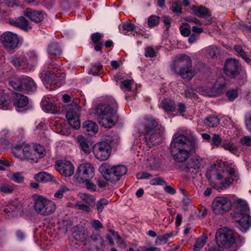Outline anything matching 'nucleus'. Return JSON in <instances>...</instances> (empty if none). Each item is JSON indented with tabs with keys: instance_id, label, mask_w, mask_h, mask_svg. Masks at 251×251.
I'll return each instance as SVG.
<instances>
[{
	"instance_id": "1",
	"label": "nucleus",
	"mask_w": 251,
	"mask_h": 251,
	"mask_svg": "<svg viewBox=\"0 0 251 251\" xmlns=\"http://www.w3.org/2000/svg\"><path fill=\"white\" fill-rule=\"evenodd\" d=\"M197 146V140L190 131L184 133H176L170 145L171 152L178 162L187 160Z\"/></svg>"
},
{
	"instance_id": "2",
	"label": "nucleus",
	"mask_w": 251,
	"mask_h": 251,
	"mask_svg": "<svg viewBox=\"0 0 251 251\" xmlns=\"http://www.w3.org/2000/svg\"><path fill=\"white\" fill-rule=\"evenodd\" d=\"M118 104L114 99L109 98L107 103L100 104L97 107L98 120L105 128H111L118 121Z\"/></svg>"
},
{
	"instance_id": "3",
	"label": "nucleus",
	"mask_w": 251,
	"mask_h": 251,
	"mask_svg": "<svg viewBox=\"0 0 251 251\" xmlns=\"http://www.w3.org/2000/svg\"><path fill=\"white\" fill-rule=\"evenodd\" d=\"M171 70L185 80L192 79L196 74V72L192 68L190 57L186 54L179 55L174 58Z\"/></svg>"
},
{
	"instance_id": "4",
	"label": "nucleus",
	"mask_w": 251,
	"mask_h": 251,
	"mask_svg": "<svg viewBox=\"0 0 251 251\" xmlns=\"http://www.w3.org/2000/svg\"><path fill=\"white\" fill-rule=\"evenodd\" d=\"M146 144L151 147L159 143L164 128L151 117H145L143 122Z\"/></svg>"
},
{
	"instance_id": "5",
	"label": "nucleus",
	"mask_w": 251,
	"mask_h": 251,
	"mask_svg": "<svg viewBox=\"0 0 251 251\" xmlns=\"http://www.w3.org/2000/svg\"><path fill=\"white\" fill-rule=\"evenodd\" d=\"M41 74L45 76L48 82L46 84L47 89L52 90L60 87L64 82L66 74L61 72L52 64L45 65L43 68Z\"/></svg>"
},
{
	"instance_id": "6",
	"label": "nucleus",
	"mask_w": 251,
	"mask_h": 251,
	"mask_svg": "<svg viewBox=\"0 0 251 251\" xmlns=\"http://www.w3.org/2000/svg\"><path fill=\"white\" fill-rule=\"evenodd\" d=\"M217 245L220 247L230 248L234 243L237 245L244 242V239L242 238L237 232L226 227L219 228L215 235Z\"/></svg>"
},
{
	"instance_id": "7",
	"label": "nucleus",
	"mask_w": 251,
	"mask_h": 251,
	"mask_svg": "<svg viewBox=\"0 0 251 251\" xmlns=\"http://www.w3.org/2000/svg\"><path fill=\"white\" fill-rule=\"evenodd\" d=\"M236 210L233 216L239 219L236 221L240 226V229L246 232L251 226V219L250 215V210L247 202L241 199L236 201Z\"/></svg>"
},
{
	"instance_id": "8",
	"label": "nucleus",
	"mask_w": 251,
	"mask_h": 251,
	"mask_svg": "<svg viewBox=\"0 0 251 251\" xmlns=\"http://www.w3.org/2000/svg\"><path fill=\"white\" fill-rule=\"evenodd\" d=\"M33 208L36 212L42 216L52 214L56 210L55 202L46 197L38 194H33L32 197Z\"/></svg>"
},
{
	"instance_id": "9",
	"label": "nucleus",
	"mask_w": 251,
	"mask_h": 251,
	"mask_svg": "<svg viewBox=\"0 0 251 251\" xmlns=\"http://www.w3.org/2000/svg\"><path fill=\"white\" fill-rule=\"evenodd\" d=\"M99 170L105 179L113 183L118 182L127 171V168L124 165H119L110 168L109 166L105 164L101 165Z\"/></svg>"
},
{
	"instance_id": "10",
	"label": "nucleus",
	"mask_w": 251,
	"mask_h": 251,
	"mask_svg": "<svg viewBox=\"0 0 251 251\" xmlns=\"http://www.w3.org/2000/svg\"><path fill=\"white\" fill-rule=\"evenodd\" d=\"M22 152L23 156L21 154V151L17 150L15 155L21 159L36 161L45 155V150L44 147L40 145H26L23 147Z\"/></svg>"
},
{
	"instance_id": "11",
	"label": "nucleus",
	"mask_w": 251,
	"mask_h": 251,
	"mask_svg": "<svg viewBox=\"0 0 251 251\" xmlns=\"http://www.w3.org/2000/svg\"><path fill=\"white\" fill-rule=\"evenodd\" d=\"M234 197L230 195L215 198L211 205L213 212L216 215H223L228 212L231 207V199Z\"/></svg>"
},
{
	"instance_id": "12",
	"label": "nucleus",
	"mask_w": 251,
	"mask_h": 251,
	"mask_svg": "<svg viewBox=\"0 0 251 251\" xmlns=\"http://www.w3.org/2000/svg\"><path fill=\"white\" fill-rule=\"evenodd\" d=\"M94 175L95 169L93 166L90 163H84L78 166L75 177L78 182L83 183L88 179H91Z\"/></svg>"
},
{
	"instance_id": "13",
	"label": "nucleus",
	"mask_w": 251,
	"mask_h": 251,
	"mask_svg": "<svg viewBox=\"0 0 251 251\" xmlns=\"http://www.w3.org/2000/svg\"><path fill=\"white\" fill-rule=\"evenodd\" d=\"M80 107L76 103L71 104L69 106L66 114V118L70 125L75 129H78L80 126L79 113Z\"/></svg>"
},
{
	"instance_id": "14",
	"label": "nucleus",
	"mask_w": 251,
	"mask_h": 251,
	"mask_svg": "<svg viewBox=\"0 0 251 251\" xmlns=\"http://www.w3.org/2000/svg\"><path fill=\"white\" fill-rule=\"evenodd\" d=\"M236 176L234 169L230 168L226 171L218 172L216 174V180L219 182L221 188H226L230 186Z\"/></svg>"
},
{
	"instance_id": "15",
	"label": "nucleus",
	"mask_w": 251,
	"mask_h": 251,
	"mask_svg": "<svg viewBox=\"0 0 251 251\" xmlns=\"http://www.w3.org/2000/svg\"><path fill=\"white\" fill-rule=\"evenodd\" d=\"M95 157L100 161L106 160L111 153V147L109 143L101 141L96 143L93 147Z\"/></svg>"
},
{
	"instance_id": "16",
	"label": "nucleus",
	"mask_w": 251,
	"mask_h": 251,
	"mask_svg": "<svg viewBox=\"0 0 251 251\" xmlns=\"http://www.w3.org/2000/svg\"><path fill=\"white\" fill-rule=\"evenodd\" d=\"M0 41L5 48L14 49L18 46L19 38L16 33L10 31H6L0 36Z\"/></svg>"
},
{
	"instance_id": "17",
	"label": "nucleus",
	"mask_w": 251,
	"mask_h": 251,
	"mask_svg": "<svg viewBox=\"0 0 251 251\" xmlns=\"http://www.w3.org/2000/svg\"><path fill=\"white\" fill-rule=\"evenodd\" d=\"M3 211L8 217L21 216L24 212L23 204L17 201H10L3 208Z\"/></svg>"
},
{
	"instance_id": "18",
	"label": "nucleus",
	"mask_w": 251,
	"mask_h": 251,
	"mask_svg": "<svg viewBox=\"0 0 251 251\" xmlns=\"http://www.w3.org/2000/svg\"><path fill=\"white\" fill-rule=\"evenodd\" d=\"M241 65L238 61L234 58H228L226 61L224 71L230 77H235L239 74Z\"/></svg>"
},
{
	"instance_id": "19",
	"label": "nucleus",
	"mask_w": 251,
	"mask_h": 251,
	"mask_svg": "<svg viewBox=\"0 0 251 251\" xmlns=\"http://www.w3.org/2000/svg\"><path fill=\"white\" fill-rule=\"evenodd\" d=\"M55 167L60 174L65 176H70L74 173V166L70 161L57 160L55 162Z\"/></svg>"
},
{
	"instance_id": "20",
	"label": "nucleus",
	"mask_w": 251,
	"mask_h": 251,
	"mask_svg": "<svg viewBox=\"0 0 251 251\" xmlns=\"http://www.w3.org/2000/svg\"><path fill=\"white\" fill-rule=\"evenodd\" d=\"M225 86V82H220L219 81H217L210 89L201 88L199 92L203 96L215 97L222 93Z\"/></svg>"
},
{
	"instance_id": "21",
	"label": "nucleus",
	"mask_w": 251,
	"mask_h": 251,
	"mask_svg": "<svg viewBox=\"0 0 251 251\" xmlns=\"http://www.w3.org/2000/svg\"><path fill=\"white\" fill-rule=\"evenodd\" d=\"M203 165L202 158L199 156H195L187 164L186 168L188 170L187 171L191 173H196L202 167Z\"/></svg>"
},
{
	"instance_id": "22",
	"label": "nucleus",
	"mask_w": 251,
	"mask_h": 251,
	"mask_svg": "<svg viewBox=\"0 0 251 251\" xmlns=\"http://www.w3.org/2000/svg\"><path fill=\"white\" fill-rule=\"evenodd\" d=\"M34 178L37 181L46 183L52 182L53 183L58 184L59 178L53 175L45 172H40L34 175Z\"/></svg>"
},
{
	"instance_id": "23",
	"label": "nucleus",
	"mask_w": 251,
	"mask_h": 251,
	"mask_svg": "<svg viewBox=\"0 0 251 251\" xmlns=\"http://www.w3.org/2000/svg\"><path fill=\"white\" fill-rule=\"evenodd\" d=\"M73 236L76 240L81 242L89 239L88 230L82 226H76L74 228Z\"/></svg>"
},
{
	"instance_id": "24",
	"label": "nucleus",
	"mask_w": 251,
	"mask_h": 251,
	"mask_svg": "<svg viewBox=\"0 0 251 251\" xmlns=\"http://www.w3.org/2000/svg\"><path fill=\"white\" fill-rule=\"evenodd\" d=\"M24 15L31 21L37 23L42 22L44 19L43 11L34 10L30 8H26L24 11Z\"/></svg>"
},
{
	"instance_id": "25",
	"label": "nucleus",
	"mask_w": 251,
	"mask_h": 251,
	"mask_svg": "<svg viewBox=\"0 0 251 251\" xmlns=\"http://www.w3.org/2000/svg\"><path fill=\"white\" fill-rule=\"evenodd\" d=\"M119 29L122 33L124 34H126L128 31H133V35H141V30L140 29L136 28L135 25L131 23L130 21H127L126 22L122 23L119 26Z\"/></svg>"
},
{
	"instance_id": "26",
	"label": "nucleus",
	"mask_w": 251,
	"mask_h": 251,
	"mask_svg": "<svg viewBox=\"0 0 251 251\" xmlns=\"http://www.w3.org/2000/svg\"><path fill=\"white\" fill-rule=\"evenodd\" d=\"M83 131L89 136H93L98 132V126L96 123L92 121L84 122L82 126Z\"/></svg>"
},
{
	"instance_id": "27",
	"label": "nucleus",
	"mask_w": 251,
	"mask_h": 251,
	"mask_svg": "<svg viewBox=\"0 0 251 251\" xmlns=\"http://www.w3.org/2000/svg\"><path fill=\"white\" fill-rule=\"evenodd\" d=\"M48 55L50 57H59L62 54V49L57 43L51 42L47 48Z\"/></svg>"
},
{
	"instance_id": "28",
	"label": "nucleus",
	"mask_w": 251,
	"mask_h": 251,
	"mask_svg": "<svg viewBox=\"0 0 251 251\" xmlns=\"http://www.w3.org/2000/svg\"><path fill=\"white\" fill-rule=\"evenodd\" d=\"M36 84L34 80L28 76H23V91L33 92L36 90Z\"/></svg>"
},
{
	"instance_id": "29",
	"label": "nucleus",
	"mask_w": 251,
	"mask_h": 251,
	"mask_svg": "<svg viewBox=\"0 0 251 251\" xmlns=\"http://www.w3.org/2000/svg\"><path fill=\"white\" fill-rule=\"evenodd\" d=\"M9 23L11 25L18 26L25 30H27L31 28V27L28 25V21L23 16L16 19L11 20L9 21Z\"/></svg>"
},
{
	"instance_id": "30",
	"label": "nucleus",
	"mask_w": 251,
	"mask_h": 251,
	"mask_svg": "<svg viewBox=\"0 0 251 251\" xmlns=\"http://www.w3.org/2000/svg\"><path fill=\"white\" fill-rule=\"evenodd\" d=\"M10 62L16 68L22 69L27 64V60L23 55L13 56L9 59Z\"/></svg>"
},
{
	"instance_id": "31",
	"label": "nucleus",
	"mask_w": 251,
	"mask_h": 251,
	"mask_svg": "<svg viewBox=\"0 0 251 251\" xmlns=\"http://www.w3.org/2000/svg\"><path fill=\"white\" fill-rule=\"evenodd\" d=\"M28 100L27 97L19 93H16L15 96L13 104L17 108L24 107L27 104Z\"/></svg>"
},
{
	"instance_id": "32",
	"label": "nucleus",
	"mask_w": 251,
	"mask_h": 251,
	"mask_svg": "<svg viewBox=\"0 0 251 251\" xmlns=\"http://www.w3.org/2000/svg\"><path fill=\"white\" fill-rule=\"evenodd\" d=\"M192 10L198 16L201 18H204L206 16H210L208 9L204 6H194L192 7Z\"/></svg>"
},
{
	"instance_id": "33",
	"label": "nucleus",
	"mask_w": 251,
	"mask_h": 251,
	"mask_svg": "<svg viewBox=\"0 0 251 251\" xmlns=\"http://www.w3.org/2000/svg\"><path fill=\"white\" fill-rule=\"evenodd\" d=\"M204 124L209 127H214L218 126L220 123L219 118L215 115H210L206 117L204 120Z\"/></svg>"
},
{
	"instance_id": "34",
	"label": "nucleus",
	"mask_w": 251,
	"mask_h": 251,
	"mask_svg": "<svg viewBox=\"0 0 251 251\" xmlns=\"http://www.w3.org/2000/svg\"><path fill=\"white\" fill-rule=\"evenodd\" d=\"M77 140L81 150L86 153H90L91 152V147L88 144V140L81 135L77 137Z\"/></svg>"
},
{
	"instance_id": "35",
	"label": "nucleus",
	"mask_w": 251,
	"mask_h": 251,
	"mask_svg": "<svg viewBox=\"0 0 251 251\" xmlns=\"http://www.w3.org/2000/svg\"><path fill=\"white\" fill-rule=\"evenodd\" d=\"M161 106L167 112L174 111L176 107L175 102L171 100H164L161 103Z\"/></svg>"
},
{
	"instance_id": "36",
	"label": "nucleus",
	"mask_w": 251,
	"mask_h": 251,
	"mask_svg": "<svg viewBox=\"0 0 251 251\" xmlns=\"http://www.w3.org/2000/svg\"><path fill=\"white\" fill-rule=\"evenodd\" d=\"M10 85L16 90L23 92V77L15 78L10 81Z\"/></svg>"
},
{
	"instance_id": "37",
	"label": "nucleus",
	"mask_w": 251,
	"mask_h": 251,
	"mask_svg": "<svg viewBox=\"0 0 251 251\" xmlns=\"http://www.w3.org/2000/svg\"><path fill=\"white\" fill-rule=\"evenodd\" d=\"M10 70V67L7 64H3L2 66H0V81L8 78Z\"/></svg>"
},
{
	"instance_id": "38",
	"label": "nucleus",
	"mask_w": 251,
	"mask_h": 251,
	"mask_svg": "<svg viewBox=\"0 0 251 251\" xmlns=\"http://www.w3.org/2000/svg\"><path fill=\"white\" fill-rule=\"evenodd\" d=\"M10 103V100L7 95L3 93H0V109H7Z\"/></svg>"
},
{
	"instance_id": "39",
	"label": "nucleus",
	"mask_w": 251,
	"mask_h": 251,
	"mask_svg": "<svg viewBox=\"0 0 251 251\" xmlns=\"http://www.w3.org/2000/svg\"><path fill=\"white\" fill-rule=\"evenodd\" d=\"M108 231L110 233H111V235L114 238L117 240V244L120 247L125 248L126 247V243L117 232L111 229H109Z\"/></svg>"
},
{
	"instance_id": "40",
	"label": "nucleus",
	"mask_w": 251,
	"mask_h": 251,
	"mask_svg": "<svg viewBox=\"0 0 251 251\" xmlns=\"http://www.w3.org/2000/svg\"><path fill=\"white\" fill-rule=\"evenodd\" d=\"M43 110L46 112L52 113L53 111V105L51 101L47 100L46 99H43L41 102Z\"/></svg>"
},
{
	"instance_id": "41",
	"label": "nucleus",
	"mask_w": 251,
	"mask_h": 251,
	"mask_svg": "<svg viewBox=\"0 0 251 251\" xmlns=\"http://www.w3.org/2000/svg\"><path fill=\"white\" fill-rule=\"evenodd\" d=\"M173 12L179 16L182 14V3L178 1H176L172 3L171 8Z\"/></svg>"
},
{
	"instance_id": "42",
	"label": "nucleus",
	"mask_w": 251,
	"mask_h": 251,
	"mask_svg": "<svg viewBox=\"0 0 251 251\" xmlns=\"http://www.w3.org/2000/svg\"><path fill=\"white\" fill-rule=\"evenodd\" d=\"M207 237L204 235H202L200 238H198L194 246V250L199 251L202 248L206 243Z\"/></svg>"
},
{
	"instance_id": "43",
	"label": "nucleus",
	"mask_w": 251,
	"mask_h": 251,
	"mask_svg": "<svg viewBox=\"0 0 251 251\" xmlns=\"http://www.w3.org/2000/svg\"><path fill=\"white\" fill-rule=\"evenodd\" d=\"M173 236V233L172 232L158 236L156 239L155 242L156 244L166 243Z\"/></svg>"
},
{
	"instance_id": "44",
	"label": "nucleus",
	"mask_w": 251,
	"mask_h": 251,
	"mask_svg": "<svg viewBox=\"0 0 251 251\" xmlns=\"http://www.w3.org/2000/svg\"><path fill=\"white\" fill-rule=\"evenodd\" d=\"M179 29L181 34L183 36L188 37L190 34V26L187 23H182Z\"/></svg>"
},
{
	"instance_id": "45",
	"label": "nucleus",
	"mask_w": 251,
	"mask_h": 251,
	"mask_svg": "<svg viewBox=\"0 0 251 251\" xmlns=\"http://www.w3.org/2000/svg\"><path fill=\"white\" fill-rule=\"evenodd\" d=\"M133 81L132 80L126 79L121 82V88L125 92H129L131 90V86L133 85Z\"/></svg>"
},
{
	"instance_id": "46",
	"label": "nucleus",
	"mask_w": 251,
	"mask_h": 251,
	"mask_svg": "<svg viewBox=\"0 0 251 251\" xmlns=\"http://www.w3.org/2000/svg\"><path fill=\"white\" fill-rule=\"evenodd\" d=\"M207 55L212 58L217 57V54L219 52L218 49L217 47L211 46L208 47L206 49Z\"/></svg>"
},
{
	"instance_id": "47",
	"label": "nucleus",
	"mask_w": 251,
	"mask_h": 251,
	"mask_svg": "<svg viewBox=\"0 0 251 251\" xmlns=\"http://www.w3.org/2000/svg\"><path fill=\"white\" fill-rule=\"evenodd\" d=\"M9 176L14 181L19 183L22 182L24 179V176L20 172L10 174Z\"/></svg>"
},
{
	"instance_id": "48",
	"label": "nucleus",
	"mask_w": 251,
	"mask_h": 251,
	"mask_svg": "<svg viewBox=\"0 0 251 251\" xmlns=\"http://www.w3.org/2000/svg\"><path fill=\"white\" fill-rule=\"evenodd\" d=\"M226 95L229 101H232L237 97L238 91L235 89H230L226 92Z\"/></svg>"
},
{
	"instance_id": "49",
	"label": "nucleus",
	"mask_w": 251,
	"mask_h": 251,
	"mask_svg": "<svg viewBox=\"0 0 251 251\" xmlns=\"http://www.w3.org/2000/svg\"><path fill=\"white\" fill-rule=\"evenodd\" d=\"M222 146L226 150H227L233 153L236 152L237 150V147L233 143L231 142L224 143Z\"/></svg>"
},
{
	"instance_id": "50",
	"label": "nucleus",
	"mask_w": 251,
	"mask_h": 251,
	"mask_svg": "<svg viewBox=\"0 0 251 251\" xmlns=\"http://www.w3.org/2000/svg\"><path fill=\"white\" fill-rule=\"evenodd\" d=\"M69 190V189L68 187H67L65 185H62L55 193V194H54V197L55 198L61 199L63 198L64 193L68 191Z\"/></svg>"
},
{
	"instance_id": "51",
	"label": "nucleus",
	"mask_w": 251,
	"mask_h": 251,
	"mask_svg": "<svg viewBox=\"0 0 251 251\" xmlns=\"http://www.w3.org/2000/svg\"><path fill=\"white\" fill-rule=\"evenodd\" d=\"M159 17L155 15H151L148 21V25L150 27H152L158 24Z\"/></svg>"
},
{
	"instance_id": "52",
	"label": "nucleus",
	"mask_w": 251,
	"mask_h": 251,
	"mask_svg": "<svg viewBox=\"0 0 251 251\" xmlns=\"http://www.w3.org/2000/svg\"><path fill=\"white\" fill-rule=\"evenodd\" d=\"M14 190V186L12 184H4L0 186L1 192L5 193H11Z\"/></svg>"
},
{
	"instance_id": "53",
	"label": "nucleus",
	"mask_w": 251,
	"mask_h": 251,
	"mask_svg": "<svg viewBox=\"0 0 251 251\" xmlns=\"http://www.w3.org/2000/svg\"><path fill=\"white\" fill-rule=\"evenodd\" d=\"M108 203V201L105 199H101L98 201L96 203V206L98 213L101 212L104 207L106 206Z\"/></svg>"
},
{
	"instance_id": "54",
	"label": "nucleus",
	"mask_w": 251,
	"mask_h": 251,
	"mask_svg": "<svg viewBox=\"0 0 251 251\" xmlns=\"http://www.w3.org/2000/svg\"><path fill=\"white\" fill-rule=\"evenodd\" d=\"M81 198L82 200L88 204L89 205L93 204L95 201V198L90 194H83Z\"/></svg>"
},
{
	"instance_id": "55",
	"label": "nucleus",
	"mask_w": 251,
	"mask_h": 251,
	"mask_svg": "<svg viewBox=\"0 0 251 251\" xmlns=\"http://www.w3.org/2000/svg\"><path fill=\"white\" fill-rule=\"evenodd\" d=\"M102 65L98 63L93 66L92 68L89 71V74L93 75H98V73L101 71Z\"/></svg>"
},
{
	"instance_id": "56",
	"label": "nucleus",
	"mask_w": 251,
	"mask_h": 251,
	"mask_svg": "<svg viewBox=\"0 0 251 251\" xmlns=\"http://www.w3.org/2000/svg\"><path fill=\"white\" fill-rule=\"evenodd\" d=\"M103 37V34L99 32L94 33L91 34V38L94 44H98Z\"/></svg>"
},
{
	"instance_id": "57",
	"label": "nucleus",
	"mask_w": 251,
	"mask_h": 251,
	"mask_svg": "<svg viewBox=\"0 0 251 251\" xmlns=\"http://www.w3.org/2000/svg\"><path fill=\"white\" fill-rule=\"evenodd\" d=\"M166 183L163 179L160 177H156L150 180V184L152 185H164Z\"/></svg>"
},
{
	"instance_id": "58",
	"label": "nucleus",
	"mask_w": 251,
	"mask_h": 251,
	"mask_svg": "<svg viewBox=\"0 0 251 251\" xmlns=\"http://www.w3.org/2000/svg\"><path fill=\"white\" fill-rule=\"evenodd\" d=\"M222 139L218 134H214L211 140V144L212 145L218 147L222 143Z\"/></svg>"
},
{
	"instance_id": "59",
	"label": "nucleus",
	"mask_w": 251,
	"mask_h": 251,
	"mask_svg": "<svg viewBox=\"0 0 251 251\" xmlns=\"http://www.w3.org/2000/svg\"><path fill=\"white\" fill-rule=\"evenodd\" d=\"M145 55L147 57H153L156 56V53L152 47H148L145 50Z\"/></svg>"
},
{
	"instance_id": "60",
	"label": "nucleus",
	"mask_w": 251,
	"mask_h": 251,
	"mask_svg": "<svg viewBox=\"0 0 251 251\" xmlns=\"http://www.w3.org/2000/svg\"><path fill=\"white\" fill-rule=\"evenodd\" d=\"M75 207L76 209L81 210L85 212H90L91 210V209L89 205H86L83 203H80L79 202H77L75 204Z\"/></svg>"
},
{
	"instance_id": "61",
	"label": "nucleus",
	"mask_w": 251,
	"mask_h": 251,
	"mask_svg": "<svg viewBox=\"0 0 251 251\" xmlns=\"http://www.w3.org/2000/svg\"><path fill=\"white\" fill-rule=\"evenodd\" d=\"M85 186L87 189L91 192H95L97 189V186L90 181V179L85 181Z\"/></svg>"
},
{
	"instance_id": "62",
	"label": "nucleus",
	"mask_w": 251,
	"mask_h": 251,
	"mask_svg": "<svg viewBox=\"0 0 251 251\" xmlns=\"http://www.w3.org/2000/svg\"><path fill=\"white\" fill-rule=\"evenodd\" d=\"M240 143L244 146H251V136H245L241 138Z\"/></svg>"
},
{
	"instance_id": "63",
	"label": "nucleus",
	"mask_w": 251,
	"mask_h": 251,
	"mask_svg": "<svg viewBox=\"0 0 251 251\" xmlns=\"http://www.w3.org/2000/svg\"><path fill=\"white\" fill-rule=\"evenodd\" d=\"M92 227L96 230H99L100 228H103L102 223L98 220H94L91 223Z\"/></svg>"
},
{
	"instance_id": "64",
	"label": "nucleus",
	"mask_w": 251,
	"mask_h": 251,
	"mask_svg": "<svg viewBox=\"0 0 251 251\" xmlns=\"http://www.w3.org/2000/svg\"><path fill=\"white\" fill-rule=\"evenodd\" d=\"M245 124L247 129L251 132V112L246 114L245 117Z\"/></svg>"
}]
</instances>
